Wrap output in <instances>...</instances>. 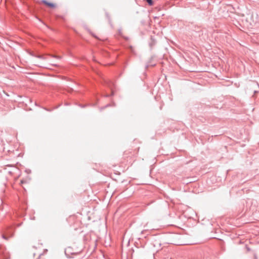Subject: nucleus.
I'll return each mask as SVG.
<instances>
[{"instance_id": "4468645a", "label": "nucleus", "mask_w": 259, "mask_h": 259, "mask_svg": "<svg viewBox=\"0 0 259 259\" xmlns=\"http://www.w3.org/2000/svg\"><path fill=\"white\" fill-rule=\"evenodd\" d=\"M40 255H41V254H39V257L37 259H39V258L40 257Z\"/></svg>"}, {"instance_id": "39448f33", "label": "nucleus", "mask_w": 259, "mask_h": 259, "mask_svg": "<svg viewBox=\"0 0 259 259\" xmlns=\"http://www.w3.org/2000/svg\"><path fill=\"white\" fill-rule=\"evenodd\" d=\"M56 17L58 19H63V20H65V16H63V15H56Z\"/></svg>"}, {"instance_id": "1a4fd4ad", "label": "nucleus", "mask_w": 259, "mask_h": 259, "mask_svg": "<svg viewBox=\"0 0 259 259\" xmlns=\"http://www.w3.org/2000/svg\"><path fill=\"white\" fill-rule=\"evenodd\" d=\"M257 254L255 253H254L253 254V259H257Z\"/></svg>"}, {"instance_id": "423d86ee", "label": "nucleus", "mask_w": 259, "mask_h": 259, "mask_svg": "<svg viewBox=\"0 0 259 259\" xmlns=\"http://www.w3.org/2000/svg\"><path fill=\"white\" fill-rule=\"evenodd\" d=\"M147 3L149 4L150 6H152L153 5V2L152 0H145Z\"/></svg>"}, {"instance_id": "ddd939ff", "label": "nucleus", "mask_w": 259, "mask_h": 259, "mask_svg": "<svg viewBox=\"0 0 259 259\" xmlns=\"http://www.w3.org/2000/svg\"><path fill=\"white\" fill-rule=\"evenodd\" d=\"M21 183L22 184H23V183H24V181L23 180H21Z\"/></svg>"}, {"instance_id": "20e7f679", "label": "nucleus", "mask_w": 259, "mask_h": 259, "mask_svg": "<svg viewBox=\"0 0 259 259\" xmlns=\"http://www.w3.org/2000/svg\"><path fill=\"white\" fill-rule=\"evenodd\" d=\"M156 43V40L154 39L153 37H151L150 41L149 42V46L151 49H152L153 47L155 45Z\"/></svg>"}, {"instance_id": "dca6fc26", "label": "nucleus", "mask_w": 259, "mask_h": 259, "mask_svg": "<svg viewBox=\"0 0 259 259\" xmlns=\"http://www.w3.org/2000/svg\"><path fill=\"white\" fill-rule=\"evenodd\" d=\"M119 33L120 34V33H121V31L120 30L119 31Z\"/></svg>"}, {"instance_id": "9b49d317", "label": "nucleus", "mask_w": 259, "mask_h": 259, "mask_svg": "<svg viewBox=\"0 0 259 259\" xmlns=\"http://www.w3.org/2000/svg\"><path fill=\"white\" fill-rule=\"evenodd\" d=\"M112 95H113V92H112V94H111V95H106V97H109L110 96H112Z\"/></svg>"}, {"instance_id": "0eeeda50", "label": "nucleus", "mask_w": 259, "mask_h": 259, "mask_svg": "<svg viewBox=\"0 0 259 259\" xmlns=\"http://www.w3.org/2000/svg\"><path fill=\"white\" fill-rule=\"evenodd\" d=\"M75 218V217L74 216H70L68 219V221H69L72 220H73Z\"/></svg>"}, {"instance_id": "7ed1b4c3", "label": "nucleus", "mask_w": 259, "mask_h": 259, "mask_svg": "<svg viewBox=\"0 0 259 259\" xmlns=\"http://www.w3.org/2000/svg\"><path fill=\"white\" fill-rule=\"evenodd\" d=\"M41 3L48 6V7L50 8H55V5L53 3L48 2L46 0H41Z\"/></svg>"}, {"instance_id": "f03ea898", "label": "nucleus", "mask_w": 259, "mask_h": 259, "mask_svg": "<svg viewBox=\"0 0 259 259\" xmlns=\"http://www.w3.org/2000/svg\"><path fill=\"white\" fill-rule=\"evenodd\" d=\"M0 256H2L3 259H10V255L8 252L6 250L0 248Z\"/></svg>"}, {"instance_id": "f257e3e1", "label": "nucleus", "mask_w": 259, "mask_h": 259, "mask_svg": "<svg viewBox=\"0 0 259 259\" xmlns=\"http://www.w3.org/2000/svg\"><path fill=\"white\" fill-rule=\"evenodd\" d=\"M14 236V228L12 226L5 228L3 231L2 237L3 239L8 240L9 238Z\"/></svg>"}, {"instance_id": "2eb2a0df", "label": "nucleus", "mask_w": 259, "mask_h": 259, "mask_svg": "<svg viewBox=\"0 0 259 259\" xmlns=\"http://www.w3.org/2000/svg\"><path fill=\"white\" fill-rule=\"evenodd\" d=\"M108 20H109V21L110 22V19L109 17L108 18Z\"/></svg>"}, {"instance_id": "9d476101", "label": "nucleus", "mask_w": 259, "mask_h": 259, "mask_svg": "<svg viewBox=\"0 0 259 259\" xmlns=\"http://www.w3.org/2000/svg\"><path fill=\"white\" fill-rule=\"evenodd\" d=\"M36 57L39 58V59H45V58L43 56H41V55H38L36 56Z\"/></svg>"}, {"instance_id": "f8f14e48", "label": "nucleus", "mask_w": 259, "mask_h": 259, "mask_svg": "<svg viewBox=\"0 0 259 259\" xmlns=\"http://www.w3.org/2000/svg\"><path fill=\"white\" fill-rule=\"evenodd\" d=\"M52 57H54V58H59V57H57V56H52Z\"/></svg>"}, {"instance_id": "6e6552de", "label": "nucleus", "mask_w": 259, "mask_h": 259, "mask_svg": "<svg viewBox=\"0 0 259 259\" xmlns=\"http://www.w3.org/2000/svg\"><path fill=\"white\" fill-rule=\"evenodd\" d=\"M128 153H129V152H128V151H125V152H124V154H123L124 156L125 157H127V155L128 154Z\"/></svg>"}]
</instances>
